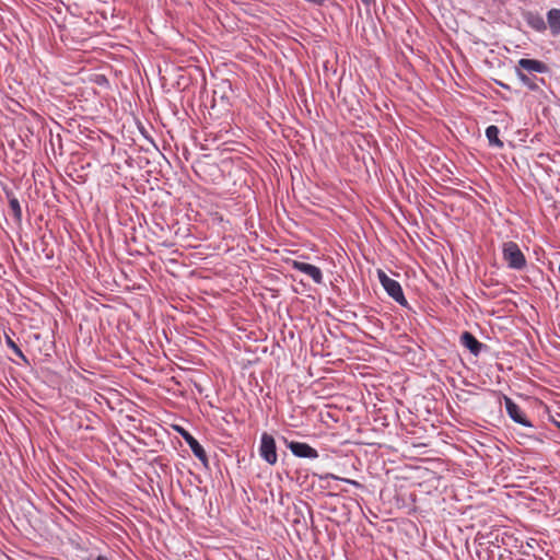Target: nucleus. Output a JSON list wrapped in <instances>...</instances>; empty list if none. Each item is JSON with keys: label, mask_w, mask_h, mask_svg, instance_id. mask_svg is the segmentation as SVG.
<instances>
[{"label": "nucleus", "mask_w": 560, "mask_h": 560, "mask_svg": "<svg viewBox=\"0 0 560 560\" xmlns=\"http://www.w3.org/2000/svg\"><path fill=\"white\" fill-rule=\"evenodd\" d=\"M547 21L552 34L560 33V9H551L547 13Z\"/></svg>", "instance_id": "obj_10"}, {"label": "nucleus", "mask_w": 560, "mask_h": 560, "mask_svg": "<svg viewBox=\"0 0 560 560\" xmlns=\"http://www.w3.org/2000/svg\"><path fill=\"white\" fill-rule=\"evenodd\" d=\"M504 405L511 419L524 427H532V423L526 419L518 405H516L510 397L504 396Z\"/></svg>", "instance_id": "obj_6"}, {"label": "nucleus", "mask_w": 560, "mask_h": 560, "mask_svg": "<svg viewBox=\"0 0 560 560\" xmlns=\"http://www.w3.org/2000/svg\"><path fill=\"white\" fill-rule=\"evenodd\" d=\"M516 69L524 70L527 72H537V73H546L548 72V67L545 62L537 59H527L522 58L517 61Z\"/></svg>", "instance_id": "obj_7"}, {"label": "nucleus", "mask_w": 560, "mask_h": 560, "mask_svg": "<svg viewBox=\"0 0 560 560\" xmlns=\"http://www.w3.org/2000/svg\"><path fill=\"white\" fill-rule=\"evenodd\" d=\"M517 78L522 81L524 85L529 88L530 90H536L537 85L533 82V80L526 75L523 71L516 69Z\"/></svg>", "instance_id": "obj_14"}, {"label": "nucleus", "mask_w": 560, "mask_h": 560, "mask_svg": "<svg viewBox=\"0 0 560 560\" xmlns=\"http://www.w3.org/2000/svg\"><path fill=\"white\" fill-rule=\"evenodd\" d=\"M502 253L510 268L520 270L526 266V258L515 242H505Z\"/></svg>", "instance_id": "obj_1"}, {"label": "nucleus", "mask_w": 560, "mask_h": 560, "mask_svg": "<svg viewBox=\"0 0 560 560\" xmlns=\"http://www.w3.org/2000/svg\"><path fill=\"white\" fill-rule=\"evenodd\" d=\"M365 4L370 3V0H362Z\"/></svg>", "instance_id": "obj_19"}, {"label": "nucleus", "mask_w": 560, "mask_h": 560, "mask_svg": "<svg viewBox=\"0 0 560 560\" xmlns=\"http://www.w3.org/2000/svg\"><path fill=\"white\" fill-rule=\"evenodd\" d=\"M346 482H349L351 485H354V486H359V483L354 480H350V479H343Z\"/></svg>", "instance_id": "obj_17"}, {"label": "nucleus", "mask_w": 560, "mask_h": 560, "mask_svg": "<svg viewBox=\"0 0 560 560\" xmlns=\"http://www.w3.org/2000/svg\"><path fill=\"white\" fill-rule=\"evenodd\" d=\"M96 560H107V558L105 556L100 555L97 556Z\"/></svg>", "instance_id": "obj_18"}, {"label": "nucleus", "mask_w": 560, "mask_h": 560, "mask_svg": "<svg viewBox=\"0 0 560 560\" xmlns=\"http://www.w3.org/2000/svg\"><path fill=\"white\" fill-rule=\"evenodd\" d=\"M180 434L183 439L186 441V443L189 445L192 454L200 459L201 462L207 460V454L203 450V447L199 444V442L187 431L182 430Z\"/></svg>", "instance_id": "obj_8"}, {"label": "nucleus", "mask_w": 560, "mask_h": 560, "mask_svg": "<svg viewBox=\"0 0 560 560\" xmlns=\"http://www.w3.org/2000/svg\"><path fill=\"white\" fill-rule=\"evenodd\" d=\"M5 343L7 346L21 359H23L26 362V357L20 349V347L14 342V340L10 336H5Z\"/></svg>", "instance_id": "obj_13"}, {"label": "nucleus", "mask_w": 560, "mask_h": 560, "mask_svg": "<svg viewBox=\"0 0 560 560\" xmlns=\"http://www.w3.org/2000/svg\"><path fill=\"white\" fill-rule=\"evenodd\" d=\"M259 454L270 465H275L278 460L276 441L268 433L261 435Z\"/></svg>", "instance_id": "obj_3"}, {"label": "nucleus", "mask_w": 560, "mask_h": 560, "mask_svg": "<svg viewBox=\"0 0 560 560\" xmlns=\"http://www.w3.org/2000/svg\"><path fill=\"white\" fill-rule=\"evenodd\" d=\"M287 446L292 452V454L296 457L312 458V459L318 457V452L315 448H313L311 445H308L307 443L291 441V442H288Z\"/></svg>", "instance_id": "obj_5"}, {"label": "nucleus", "mask_w": 560, "mask_h": 560, "mask_svg": "<svg viewBox=\"0 0 560 560\" xmlns=\"http://www.w3.org/2000/svg\"><path fill=\"white\" fill-rule=\"evenodd\" d=\"M500 130L497 126L491 125L486 129V137L492 147L502 148L503 142L499 138Z\"/></svg>", "instance_id": "obj_11"}, {"label": "nucleus", "mask_w": 560, "mask_h": 560, "mask_svg": "<svg viewBox=\"0 0 560 560\" xmlns=\"http://www.w3.org/2000/svg\"><path fill=\"white\" fill-rule=\"evenodd\" d=\"M529 24L538 31H542L546 28L545 21L541 16H532L529 20Z\"/></svg>", "instance_id": "obj_15"}, {"label": "nucleus", "mask_w": 560, "mask_h": 560, "mask_svg": "<svg viewBox=\"0 0 560 560\" xmlns=\"http://www.w3.org/2000/svg\"><path fill=\"white\" fill-rule=\"evenodd\" d=\"M377 277L378 280L384 288V290L387 292V294L394 299L397 303L400 305H406L407 300L404 295L401 285L398 281L389 278L383 270H377Z\"/></svg>", "instance_id": "obj_2"}, {"label": "nucleus", "mask_w": 560, "mask_h": 560, "mask_svg": "<svg viewBox=\"0 0 560 560\" xmlns=\"http://www.w3.org/2000/svg\"><path fill=\"white\" fill-rule=\"evenodd\" d=\"M306 2L314 4V5H322L324 0H305Z\"/></svg>", "instance_id": "obj_16"}, {"label": "nucleus", "mask_w": 560, "mask_h": 560, "mask_svg": "<svg viewBox=\"0 0 560 560\" xmlns=\"http://www.w3.org/2000/svg\"><path fill=\"white\" fill-rule=\"evenodd\" d=\"M460 341L462 345L474 354H478L481 350L482 343L479 342L476 337L468 331L463 332L460 336Z\"/></svg>", "instance_id": "obj_9"}, {"label": "nucleus", "mask_w": 560, "mask_h": 560, "mask_svg": "<svg viewBox=\"0 0 560 560\" xmlns=\"http://www.w3.org/2000/svg\"><path fill=\"white\" fill-rule=\"evenodd\" d=\"M9 207H10L14 218L20 221L22 219V209H21L19 200L15 197L10 198Z\"/></svg>", "instance_id": "obj_12"}, {"label": "nucleus", "mask_w": 560, "mask_h": 560, "mask_svg": "<svg viewBox=\"0 0 560 560\" xmlns=\"http://www.w3.org/2000/svg\"><path fill=\"white\" fill-rule=\"evenodd\" d=\"M290 265L293 269L308 276L315 283H323V272L318 267L300 260H291Z\"/></svg>", "instance_id": "obj_4"}]
</instances>
